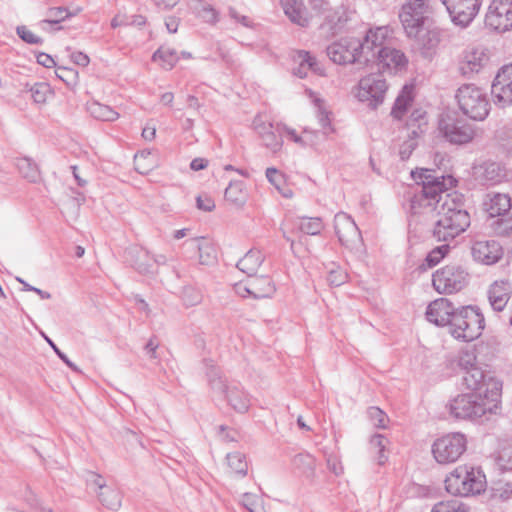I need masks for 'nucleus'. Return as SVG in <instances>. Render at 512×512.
Returning <instances> with one entry per match:
<instances>
[{
    "instance_id": "412c9836",
    "label": "nucleus",
    "mask_w": 512,
    "mask_h": 512,
    "mask_svg": "<svg viewBox=\"0 0 512 512\" xmlns=\"http://www.w3.org/2000/svg\"><path fill=\"white\" fill-rule=\"evenodd\" d=\"M491 382L500 383L493 377H486L480 367L467 370L463 374V385L472 393L488 395V391H486V389L490 387L488 384ZM489 394L491 393L489 392Z\"/></svg>"
},
{
    "instance_id": "423d86ee",
    "label": "nucleus",
    "mask_w": 512,
    "mask_h": 512,
    "mask_svg": "<svg viewBox=\"0 0 512 512\" xmlns=\"http://www.w3.org/2000/svg\"><path fill=\"white\" fill-rule=\"evenodd\" d=\"M460 110L469 118L483 121L489 115L490 101L485 90L475 84H463L456 92Z\"/></svg>"
},
{
    "instance_id": "37998d69",
    "label": "nucleus",
    "mask_w": 512,
    "mask_h": 512,
    "mask_svg": "<svg viewBox=\"0 0 512 512\" xmlns=\"http://www.w3.org/2000/svg\"><path fill=\"white\" fill-rule=\"evenodd\" d=\"M98 497L101 503L111 510H118L121 506V494L115 488H105L98 493Z\"/></svg>"
},
{
    "instance_id": "7c9ffc66",
    "label": "nucleus",
    "mask_w": 512,
    "mask_h": 512,
    "mask_svg": "<svg viewBox=\"0 0 512 512\" xmlns=\"http://www.w3.org/2000/svg\"><path fill=\"white\" fill-rule=\"evenodd\" d=\"M264 255L260 250L250 249L236 264V267L249 277L256 275L264 261Z\"/></svg>"
},
{
    "instance_id": "e2e57ef3",
    "label": "nucleus",
    "mask_w": 512,
    "mask_h": 512,
    "mask_svg": "<svg viewBox=\"0 0 512 512\" xmlns=\"http://www.w3.org/2000/svg\"><path fill=\"white\" fill-rule=\"evenodd\" d=\"M497 462L502 470H512V446L501 449L497 457Z\"/></svg>"
},
{
    "instance_id": "864d4df0",
    "label": "nucleus",
    "mask_w": 512,
    "mask_h": 512,
    "mask_svg": "<svg viewBox=\"0 0 512 512\" xmlns=\"http://www.w3.org/2000/svg\"><path fill=\"white\" fill-rule=\"evenodd\" d=\"M491 497L495 500L506 501L512 498V484L508 482H497L491 488Z\"/></svg>"
},
{
    "instance_id": "a878e982",
    "label": "nucleus",
    "mask_w": 512,
    "mask_h": 512,
    "mask_svg": "<svg viewBox=\"0 0 512 512\" xmlns=\"http://www.w3.org/2000/svg\"><path fill=\"white\" fill-rule=\"evenodd\" d=\"M483 205L490 217H497L511 209V199L507 194L489 193L486 195Z\"/></svg>"
},
{
    "instance_id": "aec40b11",
    "label": "nucleus",
    "mask_w": 512,
    "mask_h": 512,
    "mask_svg": "<svg viewBox=\"0 0 512 512\" xmlns=\"http://www.w3.org/2000/svg\"><path fill=\"white\" fill-rule=\"evenodd\" d=\"M317 18L320 28L327 29L334 34L347 22L348 15L347 10L343 6L333 7L330 5Z\"/></svg>"
},
{
    "instance_id": "c03bdc74",
    "label": "nucleus",
    "mask_w": 512,
    "mask_h": 512,
    "mask_svg": "<svg viewBox=\"0 0 512 512\" xmlns=\"http://www.w3.org/2000/svg\"><path fill=\"white\" fill-rule=\"evenodd\" d=\"M70 16L72 14L65 7H51L46 12V18L39 25L45 29L43 27L44 24H59Z\"/></svg>"
},
{
    "instance_id": "5701e85b",
    "label": "nucleus",
    "mask_w": 512,
    "mask_h": 512,
    "mask_svg": "<svg viewBox=\"0 0 512 512\" xmlns=\"http://www.w3.org/2000/svg\"><path fill=\"white\" fill-rule=\"evenodd\" d=\"M475 179L482 185H496L505 178V170L496 162H484L473 169Z\"/></svg>"
},
{
    "instance_id": "bb28decb",
    "label": "nucleus",
    "mask_w": 512,
    "mask_h": 512,
    "mask_svg": "<svg viewBox=\"0 0 512 512\" xmlns=\"http://www.w3.org/2000/svg\"><path fill=\"white\" fill-rule=\"evenodd\" d=\"M307 97L311 100L316 108V115L319 121L320 126L323 129V134L328 135L333 132V128L331 126V112L327 108L324 100L319 97L317 93L310 89H306L305 91Z\"/></svg>"
},
{
    "instance_id": "79ce46f5",
    "label": "nucleus",
    "mask_w": 512,
    "mask_h": 512,
    "mask_svg": "<svg viewBox=\"0 0 512 512\" xmlns=\"http://www.w3.org/2000/svg\"><path fill=\"white\" fill-rule=\"evenodd\" d=\"M292 463L295 468L299 469L303 474L310 476L313 474L316 466L315 458L309 453L297 454Z\"/></svg>"
},
{
    "instance_id": "dca6fc26",
    "label": "nucleus",
    "mask_w": 512,
    "mask_h": 512,
    "mask_svg": "<svg viewBox=\"0 0 512 512\" xmlns=\"http://www.w3.org/2000/svg\"><path fill=\"white\" fill-rule=\"evenodd\" d=\"M334 228L339 241L349 248L361 243V233L354 220L345 212H339L334 217Z\"/></svg>"
},
{
    "instance_id": "a18cd8bd",
    "label": "nucleus",
    "mask_w": 512,
    "mask_h": 512,
    "mask_svg": "<svg viewBox=\"0 0 512 512\" xmlns=\"http://www.w3.org/2000/svg\"><path fill=\"white\" fill-rule=\"evenodd\" d=\"M387 444L388 439L381 434H375L370 439V449L377 453V460L380 465H383L387 461V455L385 454Z\"/></svg>"
},
{
    "instance_id": "ddd939ff",
    "label": "nucleus",
    "mask_w": 512,
    "mask_h": 512,
    "mask_svg": "<svg viewBox=\"0 0 512 512\" xmlns=\"http://www.w3.org/2000/svg\"><path fill=\"white\" fill-rule=\"evenodd\" d=\"M489 28L506 32L512 29V0H493L485 16Z\"/></svg>"
},
{
    "instance_id": "f704fd0d",
    "label": "nucleus",
    "mask_w": 512,
    "mask_h": 512,
    "mask_svg": "<svg viewBox=\"0 0 512 512\" xmlns=\"http://www.w3.org/2000/svg\"><path fill=\"white\" fill-rule=\"evenodd\" d=\"M229 474L234 477H245L248 472V462L241 452L228 453L226 456Z\"/></svg>"
},
{
    "instance_id": "c756f323",
    "label": "nucleus",
    "mask_w": 512,
    "mask_h": 512,
    "mask_svg": "<svg viewBox=\"0 0 512 512\" xmlns=\"http://www.w3.org/2000/svg\"><path fill=\"white\" fill-rule=\"evenodd\" d=\"M248 287L252 290V297L255 299L271 297L276 290L272 279L267 275L250 277Z\"/></svg>"
},
{
    "instance_id": "a211bd4d",
    "label": "nucleus",
    "mask_w": 512,
    "mask_h": 512,
    "mask_svg": "<svg viewBox=\"0 0 512 512\" xmlns=\"http://www.w3.org/2000/svg\"><path fill=\"white\" fill-rule=\"evenodd\" d=\"M512 297V284L508 280H496L487 290V298L491 308L501 312Z\"/></svg>"
},
{
    "instance_id": "393cba45",
    "label": "nucleus",
    "mask_w": 512,
    "mask_h": 512,
    "mask_svg": "<svg viewBox=\"0 0 512 512\" xmlns=\"http://www.w3.org/2000/svg\"><path fill=\"white\" fill-rule=\"evenodd\" d=\"M294 61L298 66L293 69V73L300 78L306 77L309 71L320 76L325 74L321 64L307 51H298L294 56Z\"/></svg>"
},
{
    "instance_id": "0eeeda50",
    "label": "nucleus",
    "mask_w": 512,
    "mask_h": 512,
    "mask_svg": "<svg viewBox=\"0 0 512 512\" xmlns=\"http://www.w3.org/2000/svg\"><path fill=\"white\" fill-rule=\"evenodd\" d=\"M438 130L446 141L454 145L467 144L475 137L474 127L454 112L441 114Z\"/></svg>"
},
{
    "instance_id": "b1692460",
    "label": "nucleus",
    "mask_w": 512,
    "mask_h": 512,
    "mask_svg": "<svg viewBox=\"0 0 512 512\" xmlns=\"http://www.w3.org/2000/svg\"><path fill=\"white\" fill-rule=\"evenodd\" d=\"M188 252L197 251L201 265H212L216 262V249L212 243L202 238H193L183 244Z\"/></svg>"
},
{
    "instance_id": "c9c22d12",
    "label": "nucleus",
    "mask_w": 512,
    "mask_h": 512,
    "mask_svg": "<svg viewBox=\"0 0 512 512\" xmlns=\"http://www.w3.org/2000/svg\"><path fill=\"white\" fill-rule=\"evenodd\" d=\"M152 60L159 63L161 68L171 70L178 62L179 57L175 49L161 46L153 53Z\"/></svg>"
},
{
    "instance_id": "6e6d98bb",
    "label": "nucleus",
    "mask_w": 512,
    "mask_h": 512,
    "mask_svg": "<svg viewBox=\"0 0 512 512\" xmlns=\"http://www.w3.org/2000/svg\"><path fill=\"white\" fill-rule=\"evenodd\" d=\"M401 11L408 12L417 17L425 18L424 15L427 11V0H408V2L403 5Z\"/></svg>"
},
{
    "instance_id": "2f4dec72",
    "label": "nucleus",
    "mask_w": 512,
    "mask_h": 512,
    "mask_svg": "<svg viewBox=\"0 0 512 512\" xmlns=\"http://www.w3.org/2000/svg\"><path fill=\"white\" fill-rule=\"evenodd\" d=\"M225 397L235 411L239 413H245L248 411L250 407V398L238 384L232 383Z\"/></svg>"
},
{
    "instance_id": "774afa93",
    "label": "nucleus",
    "mask_w": 512,
    "mask_h": 512,
    "mask_svg": "<svg viewBox=\"0 0 512 512\" xmlns=\"http://www.w3.org/2000/svg\"><path fill=\"white\" fill-rule=\"evenodd\" d=\"M267 180L277 189L284 184V175L276 168L270 167L266 169Z\"/></svg>"
},
{
    "instance_id": "72a5a7b5",
    "label": "nucleus",
    "mask_w": 512,
    "mask_h": 512,
    "mask_svg": "<svg viewBox=\"0 0 512 512\" xmlns=\"http://www.w3.org/2000/svg\"><path fill=\"white\" fill-rule=\"evenodd\" d=\"M412 92L413 87L408 85H405L401 90L391 111V115L395 119L401 120L408 111L413 100Z\"/></svg>"
},
{
    "instance_id": "a19ab883",
    "label": "nucleus",
    "mask_w": 512,
    "mask_h": 512,
    "mask_svg": "<svg viewBox=\"0 0 512 512\" xmlns=\"http://www.w3.org/2000/svg\"><path fill=\"white\" fill-rule=\"evenodd\" d=\"M135 169L141 174H147L153 169L156 160L151 151L143 150L134 156Z\"/></svg>"
},
{
    "instance_id": "473e14b6",
    "label": "nucleus",
    "mask_w": 512,
    "mask_h": 512,
    "mask_svg": "<svg viewBox=\"0 0 512 512\" xmlns=\"http://www.w3.org/2000/svg\"><path fill=\"white\" fill-rule=\"evenodd\" d=\"M189 7L195 16L203 22L208 24H215L218 22V12L209 3L202 0H191Z\"/></svg>"
},
{
    "instance_id": "09e8293b",
    "label": "nucleus",
    "mask_w": 512,
    "mask_h": 512,
    "mask_svg": "<svg viewBox=\"0 0 512 512\" xmlns=\"http://www.w3.org/2000/svg\"><path fill=\"white\" fill-rule=\"evenodd\" d=\"M137 259L134 262L135 269L142 274L153 273V266L149 263L151 261L150 252L146 249H140L136 253Z\"/></svg>"
},
{
    "instance_id": "ea45409f",
    "label": "nucleus",
    "mask_w": 512,
    "mask_h": 512,
    "mask_svg": "<svg viewBox=\"0 0 512 512\" xmlns=\"http://www.w3.org/2000/svg\"><path fill=\"white\" fill-rule=\"evenodd\" d=\"M431 512H470V508L461 500L450 499L436 503Z\"/></svg>"
},
{
    "instance_id": "603ef678",
    "label": "nucleus",
    "mask_w": 512,
    "mask_h": 512,
    "mask_svg": "<svg viewBox=\"0 0 512 512\" xmlns=\"http://www.w3.org/2000/svg\"><path fill=\"white\" fill-rule=\"evenodd\" d=\"M277 133L278 131L275 127L261 138L263 145L274 154L278 153L283 146V139Z\"/></svg>"
},
{
    "instance_id": "58836bf2",
    "label": "nucleus",
    "mask_w": 512,
    "mask_h": 512,
    "mask_svg": "<svg viewBox=\"0 0 512 512\" xmlns=\"http://www.w3.org/2000/svg\"><path fill=\"white\" fill-rule=\"evenodd\" d=\"M207 377L212 391L221 396H226L232 384H228L222 378L220 370L215 366H211L207 371Z\"/></svg>"
},
{
    "instance_id": "20e7f679",
    "label": "nucleus",
    "mask_w": 512,
    "mask_h": 512,
    "mask_svg": "<svg viewBox=\"0 0 512 512\" xmlns=\"http://www.w3.org/2000/svg\"><path fill=\"white\" fill-rule=\"evenodd\" d=\"M445 490L454 496L469 497L485 491L486 476L481 468L462 464L449 472L444 480Z\"/></svg>"
},
{
    "instance_id": "1a4fd4ad",
    "label": "nucleus",
    "mask_w": 512,
    "mask_h": 512,
    "mask_svg": "<svg viewBox=\"0 0 512 512\" xmlns=\"http://www.w3.org/2000/svg\"><path fill=\"white\" fill-rule=\"evenodd\" d=\"M469 275L457 264L446 265L433 273L432 284L440 294H453L468 284Z\"/></svg>"
},
{
    "instance_id": "3c124183",
    "label": "nucleus",
    "mask_w": 512,
    "mask_h": 512,
    "mask_svg": "<svg viewBox=\"0 0 512 512\" xmlns=\"http://www.w3.org/2000/svg\"><path fill=\"white\" fill-rule=\"evenodd\" d=\"M31 97L35 103L43 104L52 95L51 88L47 83H35L30 88Z\"/></svg>"
},
{
    "instance_id": "680f3d73",
    "label": "nucleus",
    "mask_w": 512,
    "mask_h": 512,
    "mask_svg": "<svg viewBox=\"0 0 512 512\" xmlns=\"http://www.w3.org/2000/svg\"><path fill=\"white\" fill-rule=\"evenodd\" d=\"M459 366L465 372L477 368V357L473 350L463 351L459 357Z\"/></svg>"
},
{
    "instance_id": "cd10ccee",
    "label": "nucleus",
    "mask_w": 512,
    "mask_h": 512,
    "mask_svg": "<svg viewBox=\"0 0 512 512\" xmlns=\"http://www.w3.org/2000/svg\"><path fill=\"white\" fill-rule=\"evenodd\" d=\"M283 9L290 21L298 26L306 27L310 23V17L304 4L298 0H286Z\"/></svg>"
},
{
    "instance_id": "6ab92c4d",
    "label": "nucleus",
    "mask_w": 512,
    "mask_h": 512,
    "mask_svg": "<svg viewBox=\"0 0 512 512\" xmlns=\"http://www.w3.org/2000/svg\"><path fill=\"white\" fill-rule=\"evenodd\" d=\"M415 47L423 57H431L435 54L441 41V33L438 28L424 27L419 34L413 36Z\"/></svg>"
},
{
    "instance_id": "f3484780",
    "label": "nucleus",
    "mask_w": 512,
    "mask_h": 512,
    "mask_svg": "<svg viewBox=\"0 0 512 512\" xmlns=\"http://www.w3.org/2000/svg\"><path fill=\"white\" fill-rule=\"evenodd\" d=\"M457 308L447 298H438L432 301L426 310V318L429 322L437 326L450 327L452 318L456 314Z\"/></svg>"
},
{
    "instance_id": "9b49d317",
    "label": "nucleus",
    "mask_w": 512,
    "mask_h": 512,
    "mask_svg": "<svg viewBox=\"0 0 512 512\" xmlns=\"http://www.w3.org/2000/svg\"><path fill=\"white\" fill-rule=\"evenodd\" d=\"M388 85L380 74H369L360 79L356 97L368 106L376 108L384 102Z\"/></svg>"
},
{
    "instance_id": "338daca9",
    "label": "nucleus",
    "mask_w": 512,
    "mask_h": 512,
    "mask_svg": "<svg viewBox=\"0 0 512 512\" xmlns=\"http://www.w3.org/2000/svg\"><path fill=\"white\" fill-rule=\"evenodd\" d=\"M17 35L28 44H42L43 39L32 31L27 29L26 26H18L16 29Z\"/></svg>"
},
{
    "instance_id": "7ed1b4c3",
    "label": "nucleus",
    "mask_w": 512,
    "mask_h": 512,
    "mask_svg": "<svg viewBox=\"0 0 512 512\" xmlns=\"http://www.w3.org/2000/svg\"><path fill=\"white\" fill-rule=\"evenodd\" d=\"M384 35V29H370L363 40L355 37L340 38L327 47V56L338 65L354 63L367 65L372 47L379 45L384 39Z\"/></svg>"
},
{
    "instance_id": "de8ad7c7",
    "label": "nucleus",
    "mask_w": 512,
    "mask_h": 512,
    "mask_svg": "<svg viewBox=\"0 0 512 512\" xmlns=\"http://www.w3.org/2000/svg\"><path fill=\"white\" fill-rule=\"evenodd\" d=\"M300 220L299 229L308 235L319 234L324 227L319 217H303Z\"/></svg>"
},
{
    "instance_id": "5fc2aeb1",
    "label": "nucleus",
    "mask_w": 512,
    "mask_h": 512,
    "mask_svg": "<svg viewBox=\"0 0 512 512\" xmlns=\"http://www.w3.org/2000/svg\"><path fill=\"white\" fill-rule=\"evenodd\" d=\"M419 137V133L416 129H412L411 134H409V139L404 141L399 149V155L402 160H407L414 149L417 147V138Z\"/></svg>"
},
{
    "instance_id": "4468645a",
    "label": "nucleus",
    "mask_w": 512,
    "mask_h": 512,
    "mask_svg": "<svg viewBox=\"0 0 512 512\" xmlns=\"http://www.w3.org/2000/svg\"><path fill=\"white\" fill-rule=\"evenodd\" d=\"M490 61V51L483 46H475L463 51L458 69L461 75L471 77L483 70Z\"/></svg>"
},
{
    "instance_id": "052dcab7",
    "label": "nucleus",
    "mask_w": 512,
    "mask_h": 512,
    "mask_svg": "<svg viewBox=\"0 0 512 512\" xmlns=\"http://www.w3.org/2000/svg\"><path fill=\"white\" fill-rule=\"evenodd\" d=\"M274 128L275 126L264 115H257L253 120V129L260 138Z\"/></svg>"
},
{
    "instance_id": "c85d7f7f",
    "label": "nucleus",
    "mask_w": 512,
    "mask_h": 512,
    "mask_svg": "<svg viewBox=\"0 0 512 512\" xmlns=\"http://www.w3.org/2000/svg\"><path fill=\"white\" fill-rule=\"evenodd\" d=\"M224 198L233 207L242 208L248 199L245 183L240 180H231L225 189Z\"/></svg>"
},
{
    "instance_id": "8fccbe9b",
    "label": "nucleus",
    "mask_w": 512,
    "mask_h": 512,
    "mask_svg": "<svg viewBox=\"0 0 512 512\" xmlns=\"http://www.w3.org/2000/svg\"><path fill=\"white\" fill-rule=\"evenodd\" d=\"M348 279V274L340 266L332 263L328 267L327 281L331 286H340Z\"/></svg>"
},
{
    "instance_id": "f03ea898",
    "label": "nucleus",
    "mask_w": 512,
    "mask_h": 512,
    "mask_svg": "<svg viewBox=\"0 0 512 512\" xmlns=\"http://www.w3.org/2000/svg\"><path fill=\"white\" fill-rule=\"evenodd\" d=\"M488 395L466 392L451 399L447 405L449 415L457 420L484 421L497 413L502 390L501 383L491 382Z\"/></svg>"
},
{
    "instance_id": "f8f14e48",
    "label": "nucleus",
    "mask_w": 512,
    "mask_h": 512,
    "mask_svg": "<svg viewBox=\"0 0 512 512\" xmlns=\"http://www.w3.org/2000/svg\"><path fill=\"white\" fill-rule=\"evenodd\" d=\"M451 21L460 28L468 27L478 14L481 0H441Z\"/></svg>"
},
{
    "instance_id": "e433bc0d",
    "label": "nucleus",
    "mask_w": 512,
    "mask_h": 512,
    "mask_svg": "<svg viewBox=\"0 0 512 512\" xmlns=\"http://www.w3.org/2000/svg\"><path fill=\"white\" fill-rule=\"evenodd\" d=\"M90 115L100 121H116L119 118V113L112 107L102 104L97 101L90 102L87 106Z\"/></svg>"
},
{
    "instance_id": "39448f33",
    "label": "nucleus",
    "mask_w": 512,
    "mask_h": 512,
    "mask_svg": "<svg viewBox=\"0 0 512 512\" xmlns=\"http://www.w3.org/2000/svg\"><path fill=\"white\" fill-rule=\"evenodd\" d=\"M485 327V319L478 307L457 308L449 327V333L458 340L470 342L477 339Z\"/></svg>"
},
{
    "instance_id": "bf43d9fd",
    "label": "nucleus",
    "mask_w": 512,
    "mask_h": 512,
    "mask_svg": "<svg viewBox=\"0 0 512 512\" xmlns=\"http://www.w3.org/2000/svg\"><path fill=\"white\" fill-rule=\"evenodd\" d=\"M368 417L377 428H386L388 417L384 411L378 407H370L367 410Z\"/></svg>"
},
{
    "instance_id": "4c0bfd02",
    "label": "nucleus",
    "mask_w": 512,
    "mask_h": 512,
    "mask_svg": "<svg viewBox=\"0 0 512 512\" xmlns=\"http://www.w3.org/2000/svg\"><path fill=\"white\" fill-rule=\"evenodd\" d=\"M403 28L409 38L419 34V31L424 28L425 18L411 15L408 12L401 11L399 14Z\"/></svg>"
},
{
    "instance_id": "69168bd1",
    "label": "nucleus",
    "mask_w": 512,
    "mask_h": 512,
    "mask_svg": "<svg viewBox=\"0 0 512 512\" xmlns=\"http://www.w3.org/2000/svg\"><path fill=\"white\" fill-rule=\"evenodd\" d=\"M449 250L448 245H442L433 249L426 258L429 267L437 265Z\"/></svg>"
},
{
    "instance_id": "9d476101",
    "label": "nucleus",
    "mask_w": 512,
    "mask_h": 512,
    "mask_svg": "<svg viewBox=\"0 0 512 512\" xmlns=\"http://www.w3.org/2000/svg\"><path fill=\"white\" fill-rule=\"evenodd\" d=\"M376 29H384L385 35L379 45L372 47L369 63L377 62L382 69L390 72L404 69L408 64L406 55L401 50L385 45L389 34L388 28L383 26Z\"/></svg>"
},
{
    "instance_id": "4d7b16f0",
    "label": "nucleus",
    "mask_w": 512,
    "mask_h": 512,
    "mask_svg": "<svg viewBox=\"0 0 512 512\" xmlns=\"http://www.w3.org/2000/svg\"><path fill=\"white\" fill-rule=\"evenodd\" d=\"M202 293L199 289L188 286L183 289L182 301L186 307H193L202 302Z\"/></svg>"
},
{
    "instance_id": "4be33fe9",
    "label": "nucleus",
    "mask_w": 512,
    "mask_h": 512,
    "mask_svg": "<svg viewBox=\"0 0 512 512\" xmlns=\"http://www.w3.org/2000/svg\"><path fill=\"white\" fill-rule=\"evenodd\" d=\"M502 248L494 240L477 241L472 246V255L478 262L490 265L496 263L502 257Z\"/></svg>"
},
{
    "instance_id": "13d9d810",
    "label": "nucleus",
    "mask_w": 512,
    "mask_h": 512,
    "mask_svg": "<svg viewBox=\"0 0 512 512\" xmlns=\"http://www.w3.org/2000/svg\"><path fill=\"white\" fill-rule=\"evenodd\" d=\"M242 504L250 512H266L262 505V500L255 494L244 493L242 496Z\"/></svg>"
},
{
    "instance_id": "2eb2a0df",
    "label": "nucleus",
    "mask_w": 512,
    "mask_h": 512,
    "mask_svg": "<svg viewBox=\"0 0 512 512\" xmlns=\"http://www.w3.org/2000/svg\"><path fill=\"white\" fill-rule=\"evenodd\" d=\"M491 94L495 105L505 108L512 104V63L502 67L497 73Z\"/></svg>"
},
{
    "instance_id": "6e6552de",
    "label": "nucleus",
    "mask_w": 512,
    "mask_h": 512,
    "mask_svg": "<svg viewBox=\"0 0 512 512\" xmlns=\"http://www.w3.org/2000/svg\"><path fill=\"white\" fill-rule=\"evenodd\" d=\"M467 437L461 432L447 433L432 444V454L439 464L455 463L467 450Z\"/></svg>"
},
{
    "instance_id": "f257e3e1",
    "label": "nucleus",
    "mask_w": 512,
    "mask_h": 512,
    "mask_svg": "<svg viewBox=\"0 0 512 512\" xmlns=\"http://www.w3.org/2000/svg\"><path fill=\"white\" fill-rule=\"evenodd\" d=\"M411 176L422 185L421 191L411 200V211L414 215L436 218L433 236L438 241H449L466 231L470 226V215L465 208L464 196L457 191L447 192L456 180L429 169L412 171Z\"/></svg>"
},
{
    "instance_id": "0e129e2a",
    "label": "nucleus",
    "mask_w": 512,
    "mask_h": 512,
    "mask_svg": "<svg viewBox=\"0 0 512 512\" xmlns=\"http://www.w3.org/2000/svg\"><path fill=\"white\" fill-rule=\"evenodd\" d=\"M56 76L65 82L67 85H71L76 83L77 80V72L72 68L67 67H57L55 70Z\"/></svg>"
},
{
    "instance_id": "49530a36",
    "label": "nucleus",
    "mask_w": 512,
    "mask_h": 512,
    "mask_svg": "<svg viewBox=\"0 0 512 512\" xmlns=\"http://www.w3.org/2000/svg\"><path fill=\"white\" fill-rule=\"evenodd\" d=\"M17 166L22 176L29 182L35 183L39 180L40 174L38 168L30 159H20Z\"/></svg>"
}]
</instances>
